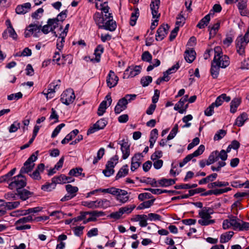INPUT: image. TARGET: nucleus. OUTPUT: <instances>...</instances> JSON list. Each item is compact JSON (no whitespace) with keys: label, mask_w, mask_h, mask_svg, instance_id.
<instances>
[{"label":"nucleus","mask_w":249,"mask_h":249,"mask_svg":"<svg viewBox=\"0 0 249 249\" xmlns=\"http://www.w3.org/2000/svg\"><path fill=\"white\" fill-rule=\"evenodd\" d=\"M214 56L213 60L216 65L221 68H225L230 64L229 57L226 55H223L220 47L216 46L214 48Z\"/></svg>","instance_id":"obj_1"},{"label":"nucleus","mask_w":249,"mask_h":249,"mask_svg":"<svg viewBox=\"0 0 249 249\" xmlns=\"http://www.w3.org/2000/svg\"><path fill=\"white\" fill-rule=\"evenodd\" d=\"M236 48L238 53L243 55L245 53V48L249 42V27L244 36H239L236 39Z\"/></svg>","instance_id":"obj_2"},{"label":"nucleus","mask_w":249,"mask_h":249,"mask_svg":"<svg viewBox=\"0 0 249 249\" xmlns=\"http://www.w3.org/2000/svg\"><path fill=\"white\" fill-rule=\"evenodd\" d=\"M27 184L26 179L24 176L20 173L12 178V181L9 184V188H16L17 191L24 188Z\"/></svg>","instance_id":"obj_3"},{"label":"nucleus","mask_w":249,"mask_h":249,"mask_svg":"<svg viewBox=\"0 0 249 249\" xmlns=\"http://www.w3.org/2000/svg\"><path fill=\"white\" fill-rule=\"evenodd\" d=\"M112 195L116 196L117 200L121 203H125L127 202L129 198L128 193L126 191L114 187Z\"/></svg>","instance_id":"obj_4"},{"label":"nucleus","mask_w":249,"mask_h":249,"mask_svg":"<svg viewBox=\"0 0 249 249\" xmlns=\"http://www.w3.org/2000/svg\"><path fill=\"white\" fill-rule=\"evenodd\" d=\"M75 98V96L73 90L71 89H69L62 93L60 100L63 104L69 105L73 102Z\"/></svg>","instance_id":"obj_5"},{"label":"nucleus","mask_w":249,"mask_h":249,"mask_svg":"<svg viewBox=\"0 0 249 249\" xmlns=\"http://www.w3.org/2000/svg\"><path fill=\"white\" fill-rule=\"evenodd\" d=\"M33 221V217L31 215H28L26 217H23L15 222L16 229L18 231H22L26 229H30L31 226L30 225H21L24 223Z\"/></svg>","instance_id":"obj_6"},{"label":"nucleus","mask_w":249,"mask_h":249,"mask_svg":"<svg viewBox=\"0 0 249 249\" xmlns=\"http://www.w3.org/2000/svg\"><path fill=\"white\" fill-rule=\"evenodd\" d=\"M107 124V121L105 118L98 120L92 126L90 127L87 131V135L92 134L100 129H103Z\"/></svg>","instance_id":"obj_7"},{"label":"nucleus","mask_w":249,"mask_h":249,"mask_svg":"<svg viewBox=\"0 0 249 249\" xmlns=\"http://www.w3.org/2000/svg\"><path fill=\"white\" fill-rule=\"evenodd\" d=\"M141 70L140 66L128 67L124 72L123 78L133 77L140 73Z\"/></svg>","instance_id":"obj_8"},{"label":"nucleus","mask_w":249,"mask_h":249,"mask_svg":"<svg viewBox=\"0 0 249 249\" xmlns=\"http://www.w3.org/2000/svg\"><path fill=\"white\" fill-rule=\"evenodd\" d=\"M58 26L57 19L49 18L48 20L47 24L41 26L40 30L44 34H47L50 32H53V30Z\"/></svg>","instance_id":"obj_9"},{"label":"nucleus","mask_w":249,"mask_h":249,"mask_svg":"<svg viewBox=\"0 0 249 249\" xmlns=\"http://www.w3.org/2000/svg\"><path fill=\"white\" fill-rule=\"evenodd\" d=\"M41 28V24L38 25L36 24H30L24 32V36L25 37L30 36L34 34L35 37H37V34L40 32Z\"/></svg>","instance_id":"obj_10"},{"label":"nucleus","mask_w":249,"mask_h":249,"mask_svg":"<svg viewBox=\"0 0 249 249\" xmlns=\"http://www.w3.org/2000/svg\"><path fill=\"white\" fill-rule=\"evenodd\" d=\"M112 102L111 97L110 94H107L105 100L103 101L100 104L97 111V114L99 116H102L105 112L108 106H109Z\"/></svg>","instance_id":"obj_11"},{"label":"nucleus","mask_w":249,"mask_h":249,"mask_svg":"<svg viewBox=\"0 0 249 249\" xmlns=\"http://www.w3.org/2000/svg\"><path fill=\"white\" fill-rule=\"evenodd\" d=\"M169 26L168 24H162L160 25L157 31L156 39L157 41H161L166 36L169 29Z\"/></svg>","instance_id":"obj_12"},{"label":"nucleus","mask_w":249,"mask_h":249,"mask_svg":"<svg viewBox=\"0 0 249 249\" xmlns=\"http://www.w3.org/2000/svg\"><path fill=\"white\" fill-rule=\"evenodd\" d=\"M60 80L54 81L49 84L48 87V92L44 93L46 95L47 98H52L53 97V94L55 93V91L59 89Z\"/></svg>","instance_id":"obj_13"},{"label":"nucleus","mask_w":249,"mask_h":249,"mask_svg":"<svg viewBox=\"0 0 249 249\" xmlns=\"http://www.w3.org/2000/svg\"><path fill=\"white\" fill-rule=\"evenodd\" d=\"M119 80L118 77L112 71H110L107 77V84L109 88L116 86Z\"/></svg>","instance_id":"obj_14"},{"label":"nucleus","mask_w":249,"mask_h":249,"mask_svg":"<svg viewBox=\"0 0 249 249\" xmlns=\"http://www.w3.org/2000/svg\"><path fill=\"white\" fill-rule=\"evenodd\" d=\"M107 18V20L104 21L102 29L111 32L115 31L117 27V24L115 21L113 19V16H109Z\"/></svg>","instance_id":"obj_15"},{"label":"nucleus","mask_w":249,"mask_h":249,"mask_svg":"<svg viewBox=\"0 0 249 249\" xmlns=\"http://www.w3.org/2000/svg\"><path fill=\"white\" fill-rule=\"evenodd\" d=\"M31 8V4L26 2L21 5H18L16 8V12L18 15H23L28 12Z\"/></svg>","instance_id":"obj_16"},{"label":"nucleus","mask_w":249,"mask_h":249,"mask_svg":"<svg viewBox=\"0 0 249 249\" xmlns=\"http://www.w3.org/2000/svg\"><path fill=\"white\" fill-rule=\"evenodd\" d=\"M122 143H119L121 146V149L123 153L122 158L124 160L126 159L130 155V144L128 141H122Z\"/></svg>","instance_id":"obj_17"},{"label":"nucleus","mask_w":249,"mask_h":249,"mask_svg":"<svg viewBox=\"0 0 249 249\" xmlns=\"http://www.w3.org/2000/svg\"><path fill=\"white\" fill-rule=\"evenodd\" d=\"M160 2V0H155L152 1L150 4V8L153 18H159L160 17V14L158 13V10Z\"/></svg>","instance_id":"obj_18"},{"label":"nucleus","mask_w":249,"mask_h":249,"mask_svg":"<svg viewBox=\"0 0 249 249\" xmlns=\"http://www.w3.org/2000/svg\"><path fill=\"white\" fill-rule=\"evenodd\" d=\"M127 102L125 101L124 98L120 99L114 108V111L116 114H120L127 108Z\"/></svg>","instance_id":"obj_19"},{"label":"nucleus","mask_w":249,"mask_h":249,"mask_svg":"<svg viewBox=\"0 0 249 249\" xmlns=\"http://www.w3.org/2000/svg\"><path fill=\"white\" fill-rule=\"evenodd\" d=\"M237 7L241 16H249V11L247 9V4L246 1H244V0L239 1L237 4Z\"/></svg>","instance_id":"obj_20"},{"label":"nucleus","mask_w":249,"mask_h":249,"mask_svg":"<svg viewBox=\"0 0 249 249\" xmlns=\"http://www.w3.org/2000/svg\"><path fill=\"white\" fill-rule=\"evenodd\" d=\"M141 154H136L131 160V170L132 171H134L136 169H137L141 165Z\"/></svg>","instance_id":"obj_21"},{"label":"nucleus","mask_w":249,"mask_h":249,"mask_svg":"<svg viewBox=\"0 0 249 249\" xmlns=\"http://www.w3.org/2000/svg\"><path fill=\"white\" fill-rule=\"evenodd\" d=\"M93 18L95 23L98 26V28L102 29V25H103L105 21V18L103 16V14L99 12H96L94 14Z\"/></svg>","instance_id":"obj_22"},{"label":"nucleus","mask_w":249,"mask_h":249,"mask_svg":"<svg viewBox=\"0 0 249 249\" xmlns=\"http://www.w3.org/2000/svg\"><path fill=\"white\" fill-rule=\"evenodd\" d=\"M230 100L231 97L229 96H227L226 94L223 93L217 97L215 101L213 103V104L215 107H218L222 104L224 101L228 102Z\"/></svg>","instance_id":"obj_23"},{"label":"nucleus","mask_w":249,"mask_h":249,"mask_svg":"<svg viewBox=\"0 0 249 249\" xmlns=\"http://www.w3.org/2000/svg\"><path fill=\"white\" fill-rule=\"evenodd\" d=\"M18 195L19 198L22 200H26L30 196H31L33 195V193L31 192L26 189H19L17 191Z\"/></svg>","instance_id":"obj_24"},{"label":"nucleus","mask_w":249,"mask_h":249,"mask_svg":"<svg viewBox=\"0 0 249 249\" xmlns=\"http://www.w3.org/2000/svg\"><path fill=\"white\" fill-rule=\"evenodd\" d=\"M220 22L219 21H217L215 23H214L213 26L210 25L208 27V30L209 31V39H211L216 34H217L219 27H220Z\"/></svg>","instance_id":"obj_25"},{"label":"nucleus","mask_w":249,"mask_h":249,"mask_svg":"<svg viewBox=\"0 0 249 249\" xmlns=\"http://www.w3.org/2000/svg\"><path fill=\"white\" fill-rule=\"evenodd\" d=\"M111 206V202L106 198L96 200V208L106 209Z\"/></svg>","instance_id":"obj_26"},{"label":"nucleus","mask_w":249,"mask_h":249,"mask_svg":"<svg viewBox=\"0 0 249 249\" xmlns=\"http://www.w3.org/2000/svg\"><path fill=\"white\" fill-rule=\"evenodd\" d=\"M52 182H47L46 183L41 186V189L42 190L45 192H51L54 189L56 186V183L55 180H53V178H52Z\"/></svg>","instance_id":"obj_27"},{"label":"nucleus","mask_w":249,"mask_h":249,"mask_svg":"<svg viewBox=\"0 0 249 249\" xmlns=\"http://www.w3.org/2000/svg\"><path fill=\"white\" fill-rule=\"evenodd\" d=\"M158 185L161 187H167L175 184L176 180L173 179H167L163 178L159 180L158 181Z\"/></svg>","instance_id":"obj_28"},{"label":"nucleus","mask_w":249,"mask_h":249,"mask_svg":"<svg viewBox=\"0 0 249 249\" xmlns=\"http://www.w3.org/2000/svg\"><path fill=\"white\" fill-rule=\"evenodd\" d=\"M210 15L208 14L202 18L196 25V27L199 29H203L208 25L210 21Z\"/></svg>","instance_id":"obj_29"},{"label":"nucleus","mask_w":249,"mask_h":249,"mask_svg":"<svg viewBox=\"0 0 249 249\" xmlns=\"http://www.w3.org/2000/svg\"><path fill=\"white\" fill-rule=\"evenodd\" d=\"M196 52L192 50L190 51L186 50L185 52L184 58L188 63H192L195 59Z\"/></svg>","instance_id":"obj_30"},{"label":"nucleus","mask_w":249,"mask_h":249,"mask_svg":"<svg viewBox=\"0 0 249 249\" xmlns=\"http://www.w3.org/2000/svg\"><path fill=\"white\" fill-rule=\"evenodd\" d=\"M140 16L139 10L138 8H135L134 11L131 14L130 19V25L132 26H134Z\"/></svg>","instance_id":"obj_31"},{"label":"nucleus","mask_w":249,"mask_h":249,"mask_svg":"<svg viewBox=\"0 0 249 249\" xmlns=\"http://www.w3.org/2000/svg\"><path fill=\"white\" fill-rule=\"evenodd\" d=\"M128 165L127 164L124 165L118 171L116 176L115 179L117 180L121 178L124 177L128 174Z\"/></svg>","instance_id":"obj_32"},{"label":"nucleus","mask_w":249,"mask_h":249,"mask_svg":"<svg viewBox=\"0 0 249 249\" xmlns=\"http://www.w3.org/2000/svg\"><path fill=\"white\" fill-rule=\"evenodd\" d=\"M220 68L221 67H219L218 65H216L214 62L212 61L210 71L211 75L213 78H216L218 77Z\"/></svg>","instance_id":"obj_33"},{"label":"nucleus","mask_w":249,"mask_h":249,"mask_svg":"<svg viewBox=\"0 0 249 249\" xmlns=\"http://www.w3.org/2000/svg\"><path fill=\"white\" fill-rule=\"evenodd\" d=\"M247 119L248 115L244 112L236 118L235 124L238 126H241L244 124V123Z\"/></svg>","instance_id":"obj_34"},{"label":"nucleus","mask_w":249,"mask_h":249,"mask_svg":"<svg viewBox=\"0 0 249 249\" xmlns=\"http://www.w3.org/2000/svg\"><path fill=\"white\" fill-rule=\"evenodd\" d=\"M234 232L232 231L226 232L221 235L220 238V242L225 243L228 242L233 236Z\"/></svg>","instance_id":"obj_35"},{"label":"nucleus","mask_w":249,"mask_h":249,"mask_svg":"<svg viewBox=\"0 0 249 249\" xmlns=\"http://www.w3.org/2000/svg\"><path fill=\"white\" fill-rule=\"evenodd\" d=\"M217 155V150L212 152L206 161V164L209 165L219 160Z\"/></svg>","instance_id":"obj_36"},{"label":"nucleus","mask_w":249,"mask_h":249,"mask_svg":"<svg viewBox=\"0 0 249 249\" xmlns=\"http://www.w3.org/2000/svg\"><path fill=\"white\" fill-rule=\"evenodd\" d=\"M240 104V100L238 98H234L233 99L230 105V112L232 113H234L236 110L237 108Z\"/></svg>","instance_id":"obj_37"},{"label":"nucleus","mask_w":249,"mask_h":249,"mask_svg":"<svg viewBox=\"0 0 249 249\" xmlns=\"http://www.w3.org/2000/svg\"><path fill=\"white\" fill-rule=\"evenodd\" d=\"M65 188L68 194H70L73 197L76 196V193L78 191L77 187L73 186L71 184L66 185Z\"/></svg>","instance_id":"obj_38"},{"label":"nucleus","mask_w":249,"mask_h":249,"mask_svg":"<svg viewBox=\"0 0 249 249\" xmlns=\"http://www.w3.org/2000/svg\"><path fill=\"white\" fill-rule=\"evenodd\" d=\"M104 47L102 45L97 46L94 51V54L95 55V60L97 62H99L100 60V56L101 54L103 53Z\"/></svg>","instance_id":"obj_39"},{"label":"nucleus","mask_w":249,"mask_h":249,"mask_svg":"<svg viewBox=\"0 0 249 249\" xmlns=\"http://www.w3.org/2000/svg\"><path fill=\"white\" fill-rule=\"evenodd\" d=\"M34 166L35 164H27L26 165L25 162L24 163V166L21 168L19 173L21 175L25 173L28 174L29 172L32 171L34 167Z\"/></svg>","instance_id":"obj_40"},{"label":"nucleus","mask_w":249,"mask_h":249,"mask_svg":"<svg viewBox=\"0 0 249 249\" xmlns=\"http://www.w3.org/2000/svg\"><path fill=\"white\" fill-rule=\"evenodd\" d=\"M118 156L115 155L114 157L111 158L109 160H108L106 165V168H114L115 165L118 163Z\"/></svg>","instance_id":"obj_41"},{"label":"nucleus","mask_w":249,"mask_h":249,"mask_svg":"<svg viewBox=\"0 0 249 249\" xmlns=\"http://www.w3.org/2000/svg\"><path fill=\"white\" fill-rule=\"evenodd\" d=\"M185 18L183 16V12L181 11L178 15L177 17V21L176 22V27L179 28L180 26H182L185 23Z\"/></svg>","instance_id":"obj_42"},{"label":"nucleus","mask_w":249,"mask_h":249,"mask_svg":"<svg viewBox=\"0 0 249 249\" xmlns=\"http://www.w3.org/2000/svg\"><path fill=\"white\" fill-rule=\"evenodd\" d=\"M155 201V199H152L146 201H144L141 203L137 207L138 210H142L145 208H148L150 207L153 204Z\"/></svg>","instance_id":"obj_43"},{"label":"nucleus","mask_w":249,"mask_h":249,"mask_svg":"<svg viewBox=\"0 0 249 249\" xmlns=\"http://www.w3.org/2000/svg\"><path fill=\"white\" fill-rule=\"evenodd\" d=\"M53 180H55V183L57 184L60 183H67V177L64 174H62L59 176H55L53 178Z\"/></svg>","instance_id":"obj_44"},{"label":"nucleus","mask_w":249,"mask_h":249,"mask_svg":"<svg viewBox=\"0 0 249 249\" xmlns=\"http://www.w3.org/2000/svg\"><path fill=\"white\" fill-rule=\"evenodd\" d=\"M229 222L231 226L233 227L234 230L238 229L240 226V223L237 221L236 217L231 215L229 216Z\"/></svg>","instance_id":"obj_45"},{"label":"nucleus","mask_w":249,"mask_h":249,"mask_svg":"<svg viewBox=\"0 0 249 249\" xmlns=\"http://www.w3.org/2000/svg\"><path fill=\"white\" fill-rule=\"evenodd\" d=\"M140 181L142 183L150 184L152 187H156L158 186V182L155 178H147L146 179L140 180Z\"/></svg>","instance_id":"obj_46"},{"label":"nucleus","mask_w":249,"mask_h":249,"mask_svg":"<svg viewBox=\"0 0 249 249\" xmlns=\"http://www.w3.org/2000/svg\"><path fill=\"white\" fill-rule=\"evenodd\" d=\"M83 171V169L82 168H75L71 169L69 173V175L70 176H72L74 177H78L82 175V172Z\"/></svg>","instance_id":"obj_47"},{"label":"nucleus","mask_w":249,"mask_h":249,"mask_svg":"<svg viewBox=\"0 0 249 249\" xmlns=\"http://www.w3.org/2000/svg\"><path fill=\"white\" fill-rule=\"evenodd\" d=\"M4 204H5V208L8 210H11L17 208L20 203L19 201H14L4 202Z\"/></svg>","instance_id":"obj_48"},{"label":"nucleus","mask_w":249,"mask_h":249,"mask_svg":"<svg viewBox=\"0 0 249 249\" xmlns=\"http://www.w3.org/2000/svg\"><path fill=\"white\" fill-rule=\"evenodd\" d=\"M138 217L141 218L139 221L140 226L142 227H146L148 225L147 220L148 219L147 215L145 214L138 215Z\"/></svg>","instance_id":"obj_49"},{"label":"nucleus","mask_w":249,"mask_h":249,"mask_svg":"<svg viewBox=\"0 0 249 249\" xmlns=\"http://www.w3.org/2000/svg\"><path fill=\"white\" fill-rule=\"evenodd\" d=\"M152 81V78L150 76L142 77L141 80V83L144 87H147Z\"/></svg>","instance_id":"obj_50"},{"label":"nucleus","mask_w":249,"mask_h":249,"mask_svg":"<svg viewBox=\"0 0 249 249\" xmlns=\"http://www.w3.org/2000/svg\"><path fill=\"white\" fill-rule=\"evenodd\" d=\"M240 144L239 141H232L231 143L229 145L227 149V152H230L231 149L233 150H237L239 148Z\"/></svg>","instance_id":"obj_51"},{"label":"nucleus","mask_w":249,"mask_h":249,"mask_svg":"<svg viewBox=\"0 0 249 249\" xmlns=\"http://www.w3.org/2000/svg\"><path fill=\"white\" fill-rule=\"evenodd\" d=\"M79 130L75 129L68 134L63 140H72L78 135Z\"/></svg>","instance_id":"obj_52"},{"label":"nucleus","mask_w":249,"mask_h":249,"mask_svg":"<svg viewBox=\"0 0 249 249\" xmlns=\"http://www.w3.org/2000/svg\"><path fill=\"white\" fill-rule=\"evenodd\" d=\"M135 205H130V206H126L124 207H121L119 209L120 211L122 212V214L124 213H130L135 208Z\"/></svg>","instance_id":"obj_53"},{"label":"nucleus","mask_w":249,"mask_h":249,"mask_svg":"<svg viewBox=\"0 0 249 249\" xmlns=\"http://www.w3.org/2000/svg\"><path fill=\"white\" fill-rule=\"evenodd\" d=\"M178 131V125L176 124L172 128L170 134L168 135L167 140H171L173 139L176 135Z\"/></svg>","instance_id":"obj_54"},{"label":"nucleus","mask_w":249,"mask_h":249,"mask_svg":"<svg viewBox=\"0 0 249 249\" xmlns=\"http://www.w3.org/2000/svg\"><path fill=\"white\" fill-rule=\"evenodd\" d=\"M215 222L214 219H201L198 220V223L202 226H208L213 224Z\"/></svg>","instance_id":"obj_55"},{"label":"nucleus","mask_w":249,"mask_h":249,"mask_svg":"<svg viewBox=\"0 0 249 249\" xmlns=\"http://www.w3.org/2000/svg\"><path fill=\"white\" fill-rule=\"evenodd\" d=\"M205 149V147L203 145L201 144L198 149L194 151L192 154H190L192 158L197 157L202 154Z\"/></svg>","instance_id":"obj_56"},{"label":"nucleus","mask_w":249,"mask_h":249,"mask_svg":"<svg viewBox=\"0 0 249 249\" xmlns=\"http://www.w3.org/2000/svg\"><path fill=\"white\" fill-rule=\"evenodd\" d=\"M227 149L225 151V150H221L220 152L217 150V155L218 159L220 158L222 160L225 161L228 158Z\"/></svg>","instance_id":"obj_57"},{"label":"nucleus","mask_w":249,"mask_h":249,"mask_svg":"<svg viewBox=\"0 0 249 249\" xmlns=\"http://www.w3.org/2000/svg\"><path fill=\"white\" fill-rule=\"evenodd\" d=\"M23 95L21 92H18L16 93L11 94L7 96V99L9 101L13 100H18V99L21 98Z\"/></svg>","instance_id":"obj_58"},{"label":"nucleus","mask_w":249,"mask_h":249,"mask_svg":"<svg viewBox=\"0 0 249 249\" xmlns=\"http://www.w3.org/2000/svg\"><path fill=\"white\" fill-rule=\"evenodd\" d=\"M199 215L202 219H210L211 216L207 212L206 207H203L202 210L199 212Z\"/></svg>","instance_id":"obj_59"},{"label":"nucleus","mask_w":249,"mask_h":249,"mask_svg":"<svg viewBox=\"0 0 249 249\" xmlns=\"http://www.w3.org/2000/svg\"><path fill=\"white\" fill-rule=\"evenodd\" d=\"M152 59V56L148 51L144 52L142 55V59L146 62H150Z\"/></svg>","instance_id":"obj_60"},{"label":"nucleus","mask_w":249,"mask_h":249,"mask_svg":"<svg viewBox=\"0 0 249 249\" xmlns=\"http://www.w3.org/2000/svg\"><path fill=\"white\" fill-rule=\"evenodd\" d=\"M226 134V131L223 129L218 130L214 136V140H219L222 139Z\"/></svg>","instance_id":"obj_61"},{"label":"nucleus","mask_w":249,"mask_h":249,"mask_svg":"<svg viewBox=\"0 0 249 249\" xmlns=\"http://www.w3.org/2000/svg\"><path fill=\"white\" fill-rule=\"evenodd\" d=\"M20 123L15 121L12 124L9 128V131L10 133L15 132L20 127Z\"/></svg>","instance_id":"obj_62"},{"label":"nucleus","mask_w":249,"mask_h":249,"mask_svg":"<svg viewBox=\"0 0 249 249\" xmlns=\"http://www.w3.org/2000/svg\"><path fill=\"white\" fill-rule=\"evenodd\" d=\"M65 125V124L63 123H62V124H59L58 125H57L55 127V128L54 129V130L53 131V132L52 134V135H51V138L53 139L59 133L61 128H63Z\"/></svg>","instance_id":"obj_63"},{"label":"nucleus","mask_w":249,"mask_h":249,"mask_svg":"<svg viewBox=\"0 0 249 249\" xmlns=\"http://www.w3.org/2000/svg\"><path fill=\"white\" fill-rule=\"evenodd\" d=\"M148 219L150 221L161 220V216L157 213H149L147 215Z\"/></svg>","instance_id":"obj_64"}]
</instances>
